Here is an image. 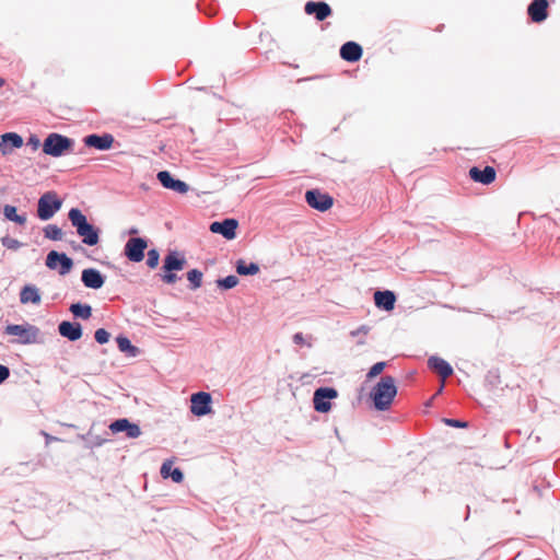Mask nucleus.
I'll return each mask as SVG.
<instances>
[{
    "label": "nucleus",
    "mask_w": 560,
    "mask_h": 560,
    "mask_svg": "<svg viewBox=\"0 0 560 560\" xmlns=\"http://www.w3.org/2000/svg\"><path fill=\"white\" fill-rule=\"evenodd\" d=\"M148 247H125L126 257L133 262H139L144 258V250Z\"/></svg>",
    "instance_id": "33"
},
{
    "label": "nucleus",
    "mask_w": 560,
    "mask_h": 560,
    "mask_svg": "<svg viewBox=\"0 0 560 560\" xmlns=\"http://www.w3.org/2000/svg\"><path fill=\"white\" fill-rule=\"evenodd\" d=\"M235 270L240 276H254L259 272V265L256 262H246L244 259H238L235 262Z\"/></svg>",
    "instance_id": "27"
},
{
    "label": "nucleus",
    "mask_w": 560,
    "mask_h": 560,
    "mask_svg": "<svg viewBox=\"0 0 560 560\" xmlns=\"http://www.w3.org/2000/svg\"><path fill=\"white\" fill-rule=\"evenodd\" d=\"M68 218L85 245H96L98 243V229L88 222L86 217L80 209H70Z\"/></svg>",
    "instance_id": "2"
},
{
    "label": "nucleus",
    "mask_w": 560,
    "mask_h": 560,
    "mask_svg": "<svg viewBox=\"0 0 560 560\" xmlns=\"http://www.w3.org/2000/svg\"><path fill=\"white\" fill-rule=\"evenodd\" d=\"M20 301L22 304H39L42 301L40 293L34 284H26L21 289Z\"/></svg>",
    "instance_id": "25"
},
{
    "label": "nucleus",
    "mask_w": 560,
    "mask_h": 560,
    "mask_svg": "<svg viewBox=\"0 0 560 560\" xmlns=\"http://www.w3.org/2000/svg\"><path fill=\"white\" fill-rule=\"evenodd\" d=\"M125 245H127V246H144L148 244L144 238L132 236L127 241V243Z\"/></svg>",
    "instance_id": "39"
},
{
    "label": "nucleus",
    "mask_w": 560,
    "mask_h": 560,
    "mask_svg": "<svg viewBox=\"0 0 560 560\" xmlns=\"http://www.w3.org/2000/svg\"><path fill=\"white\" fill-rule=\"evenodd\" d=\"M443 422L452 428H467L468 423L466 421H462L459 419H451V418H444Z\"/></svg>",
    "instance_id": "38"
},
{
    "label": "nucleus",
    "mask_w": 560,
    "mask_h": 560,
    "mask_svg": "<svg viewBox=\"0 0 560 560\" xmlns=\"http://www.w3.org/2000/svg\"><path fill=\"white\" fill-rule=\"evenodd\" d=\"M187 260L183 254L175 249H170L163 264V281L166 283H174L177 280L175 271L184 269Z\"/></svg>",
    "instance_id": "4"
},
{
    "label": "nucleus",
    "mask_w": 560,
    "mask_h": 560,
    "mask_svg": "<svg viewBox=\"0 0 560 560\" xmlns=\"http://www.w3.org/2000/svg\"><path fill=\"white\" fill-rule=\"evenodd\" d=\"M307 14H314L317 21H324L331 14V9L326 2L310 1L304 8Z\"/></svg>",
    "instance_id": "24"
},
{
    "label": "nucleus",
    "mask_w": 560,
    "mask_h": 560,
    "mask_svg": "<svg viewBox=\"0 0 560 560\" xmlns=\"http://www.w3.org/2000/svg\"><path fill=\"white\" fill-rule=\"evenodd\" d=\"M158 179L163 187L174 190L178 194H186L189 190V186L179 179H175L167 171H161L158 173Z\"/></svg>",
    "instance_id": "16"
},
{
    "label": "nucleus",
    "mask_w": 560,
    "mask_h": 560,
    "mask_svg": "<svg viewBox=\"0 0 560 560\" xmlns=\"http://www.w3.org/2000/svg\"><path fill=\"white\" fill-rule=\"evenodd\" d=\"M187 279L191 290H197L202 284V272L198 269H191L187 272Z\"/></svg>",
    "instance_id": "34"
},
{
    "label": "nucleus",
    "mask_w": 560,
    "mask_h": 560,
    "mask_svg": "<svg viewBox=\"0 0 560 560\" xmlns=\"http://www.w3.org/2000/svg\"><path fill=\"white\" fill-rule=\"evenodd\" d=\"M238 226V222L235 219H225L222 222H212L210 225V231L212 233L222 234L226 240H233L236 234V229Z\"/></svg>",
    "instance_id": "14"
},
{
    "label": "nucleus",
    "mask_w": 560,
    "mask_h": 560,
    "mask_svg": "<svg viewBox=\"0 0 560 560\" xmlns=\"http://www.w3.org/2000/svg\"><path fill=\"white\" fill-rule=\"evenodd\" d=\"M80 249H82L84 252V254L89 257H92L95 252L97 250V247H83V246H80L79 247Z\"/></svg>",
    "instance_id": "41"
},
{
    "label": "nucleus",
    "mask_w": 560,
    "mask_h": 560,
    "mask_svg": "<svg viewBox=\"0 0 560 560\" xmlns=\"http://www.w3.org/2000/svg\"><path fill=\"white\" fill-rule=\"evenodd\" d=\"M128 233L130 235H136L138 233V230L137 229H131V230L128 231Z\"/></svg>",
    "instance_id": "45"
},
{
    "label": "nucleus",
    "mask_w": 560,
    "mask_h": 560,
    "mask_svg": "<svg viewBox=\"0 0 560 560\" xmlns=\"http://www.w3.org/2000/svg\"><path fill=\"white\" fill-rule=\"evenodd\" d=\"M159 260H160V254H159V252L155 249V247H152V248L148 252L147 265H148L150 268H155V267L159 265Z\"/></svg>",
    "instance_id": "36"
},
{
    "label": "nucleus",
    "mask_w": 560,
    "mask_h": 560,
    "mask_svg": "<svg viewBox=\"0 0 560 560\" xmlns=\"http://www.w3.org/2000/svg\"><path fill=\"white\" fill-rule=\"evenodd\" d=\"M396 395L397 386L395 378L390 375H385L373 387L370 397L376 410L386 411L390 408Z\"/></svg>",
    "instance_id": "1"
},
{
    "label": "nucleus",
    "mask_w": 560,
    "mask_h": 560,
    "mask_svg": "<svg viewBox=\"0 0 560 560\" xmlns=\"http://www.w3.org/2000/svg\"><path fill=\"white\" fill-rule=\"evenodd\" d=\"M23 145V138L15 132H7L1 136L0 152L3 155L10 154L13 149H19Z\"/></svg>",
    "instance_id": "20"
},
{
    "label": "nucleus",
    "mask_w": 560,
    "mask_h": 560,
    "mask_svg": "<svg viewBox=\"0 0 560 560\" xmlns=\"http://www.w3.org/2000/svg\"><path fill=\"white\" fill-rule=\"evenodd\" d=\"M5 83L4 79L0 78V88L3 86Z\"/></svg>",
    "instance_id": "47"
},
{
    "label": "nucleus",
    "mask_w": 560,
    "mask_h": 560,
    "mask_svg": "<svg viewBox=\"0 0 560 560\" xmlns=\"http://www.w3.org/2000/svg\"><path fill=\"white\" fill-rule=\"evenodd\" d=\"M469 512H470V509L469 506L467 505V513H466V516H465V521H467L469 518Z\"/></svg>",
    "instance_id": "46"
},
{
    "label": "nucleus",
    "mask_w": 560,
    "mask_h": 560,
    "mask_svg": "<svg viewBox=\"0 0 560 560\" xmlns=\"http://www.w3.org/2000/svg\"><path fill=\"white\" fill-rule=\"evenodd\" d=\"M4 334L19 337L18 342L22 345L40 343L43 341L40 329L28 323L22 325L9 324L4 328Z\"/></svg>",
    "instance_id": "3"
},
{
    "label": "nucleus",
    "mask_w": 560,
    "mask_h": 560,
    "mask_svg": "<svg viewBox=\"0 0 560 560\" xmlns=\"http://www.w3.org/2000/svg\"><path fill=\"white\" fill-rule=\"evenodd\" d=\"M469 177L476 183L490 185L495 180L497 172L492 166H486L483 170L474 166L469 170Z\"/></svg>",
    "instance_id": "19"
},
{
    "label": "nucleus",
    "mask_w": 560,
    "mask_h": 560,
    "mask_svg": "<svg viewBox=\"0 0 560 560\" xmlns=\"http://www.w3.org/2000/svg\"><path fill=\"white\" fill-rule=\"evenodd\" d=\"M305 200L307 205L318 211H327L334 205V199L326 192L318 189H311L305 192Z\"/></svg>",
    "instance_id": "10"
},
{
    "label": "nucleus",
    "mask_w": 560,
    "mask_h": 560,
    "mask_svg": "<svg viewBox=\"0 0 560 560\" xmlns=\"http://www.w3.org/2000/svg\"><path fill=\"white\" fill-rule=\"evenodd\" d=\"M368 331H369V328L365 325H362L357 330L351 331V335L357 336L360 332L368 334Z\"/></svg>",
    "instance_id": "44"
},
{
    "label": "nucleus",
    "mask_w": 560,
    "mask_h": 560,
    "mask_svg": "<svg viewBox=\"0 0 560 560\" xmlns=\"http://www.w3.org/2000/svg\"><path fill=\"white\" fill-rule=\"evenodd\" d=\"M212 397L207 392H197L190 397V411L194 416L203 417L212 412Z\"/></svg>",
    "instance_id": "9"
},
{
    "label": "nucleus",
    "mask_w": 560,
    "mask_h": 560,
    "mask_svg": "<svg viewBox=\"0 0 560 560\" xmlns=\"http://www.w3.org/2000/svg\"><path fill=\"white\" fill-rule=\"evenodd\" d=\"M94 338L97 343L104 345L109 341L110 334L104 328H98L94 332Z\"/></svg>",
    "instance_id": "37"
},
{
    "label": "nucleus",
    "mask_w": 560,
    "mask_h": 560,
    "mask_svg": "<svg viewBox=\"0 0 560 560\" xmlns=\"http://www.w3.org/2000/svg\"><path fill=\"white\" fill-rule=\"evenodd\" d=\"M428 368L443 380L450 377L453 374L452 365L444 359L436 355L430 357L428 359Z\"/></svg>",
    "instance_id": "17"
},
{
    "label": "nucleus",
    "mask_w": 560,
    "mask_h": 560,
    "mask_svg": "<svg viewBox=\"0 0 560 560\" xmlns=\"http://www.w3.org/2000/svg\"><path fill=\"white\" fill-rule=\"evenodd\" d=\"M116 342L120 352L127 353L131 357H136L139 353V348L133 346L130 339L126 336L119 335L116 338Z\"/></svg>",
    "instance_id": "29"
},
{
    "label": "nucleus",
    "mask_w": 560,
    "mask_h": 560,
    "mask_svg": "<svg viewBox=\"0 0 560 560\" xmlns=\"http://www.w3.org/2000/svg\"><path fill=\"white\" fill-rule=\"evenodd\" d=\"M11 245H19L18 241H12Z\"/></svg>",
    "instance_id": "48"
},
{
    "label": "nucleus",
    "mask_w": 560,
    "mask_h": 560,
    "mask_svg": "<svg viewBox=\"0 0 560 560\" xmlns=\"http://www.w3.org/2000/svg\"><path fill=\"white\" fill-rule=\"evenodd\" d=\"M43 232L45 237L49 241L59 242L62 240L63 232L56 224H48L44 228Z\"/></svg>",
    "instance_id": "31"
},
{
    "label": "nucleus",
    "mask_w": 560,
    "mask_h": 560,
    "mask_svg": "<svg viewBox=\"0 0 560 560\" xmlns=\"http://www.w3.org/2000/svg\"><path fill=\"white\" fill-rule=\"evenodd\" d=\"M338 396V392L334 387H318L313 395L314 409L317 412L326 413L331 409L330 400Z\"/></svg>",
    "instance_id": "8"
},
{
    "label": "nucleus",
    "mask_w": 560,
    "mask_h": 560,
    "mask_svg": "<svg viewBox=\"0 0 560 560\" xmlns=\"http://www.w3.org/2000/svg\"><path fill=\"white\" fill-rule=\"evenodd\" d=\"M238 282H240V279L234 275H230L224 278H219L215 281L217 287L223 291L231 290V289L235 288L238 284Z\"/></svg>",
    "instance_id": "32"
},
{
    "label": "nucleus",
    "mask_w": 560,
    "mask_h": 560,
    "mask_svg": "<svg viewBox=\"0 0 560 560\" xmlns=\"http://www.w3.org/2000/svg\"><path fill=\"white\" fill-rule=\"evenodd\" d=\"M160 474L164 479L171 478L176 483H180L184 480L183 470L178 467H173L171 460H165L162 464Z\"/></svg>",
    "instance_id": "26"
},
{
    "label": "nucleus",
    "mask_w": 560,
    "mask_h": 560,
    "mask_svg": "<svg viewBox=\"0 0 560 560\" xmlns=\"http://www.w3.org/2000/svg\"><path fill=\"white\" fill-rule=\"evenodd\" d=\"M83 142L89 148H95L97 150L104 151L109 150L113 147L115 138L110 133H92L84 137Z\"/></svg>",
    "instance_id": "12"
},
{
    "label": "nucleus",
    "mask_w": 560,
    "mask_h": 560,
    "mask_svg": "<svg viewBox=\"0 0 560 560\" xmlns=\"http://www.w3.org/2000/svg\"><path fill=\"white\" fill-rule=\"evenodd\" d=\"M95 423H93L90 430L85 434H78V439L83 442L85 448L93 450L100 447L108 442L107 438L94 433Z\"/></svg>",
    "instance_id": "22"
},
{
    "label": "nucleus",
    "mask_w": 560,
    "mask_h": 560,
    "mask_svg": "<svg viewBox=\"0 0 560 560\" xmlns=\"http://www.w3.org/2000/svg\"><path fill=\"white\" fill-rule=\"evenodd\" d=\"M362 54V47L355 42H347L340 48L341 58L349 62H355L360 60Z\"/></svg>",
    "instance_id": "23"
},
{
    "label": "nucleus",
    "mask_w": 560,
    "mask_h": 560,
    "mask_svg": "<svg viewBox=\"0 0 560 560\" xmlns=\"http://www.w3.org/2000/svg\"><path fill=\"white\" fill-rule=\"evenodd\" d=\"M72 147L73 140L54 132L44 140L43 151L47 155L61 156L65 152L71 151Z\"/></svg>",
    "instance_id": "5"
},
{
    "label": "nucleus",
    "mask_w": 560,
    "mask_h": 560,
    "mask_svg": "<svg viewBox=\"0 0 560 560\" xmlns=\"http://www.w3.org/2000/svg\"><path fill=\"white\" fill-rule=\"evenodd\" d=\"M28 144L33 147L34 150L38 149L40 145V141L37 137H31L28 139Z\"/></svg>",
    "instance_id": "43"
},
{
    "label": "nucleus",
    "mask_w": 560,
    "mask_h": 560,
    "mask_svg": "<svg viewBox=\"0 0 560 560\" xmlns=\"http://www.w3.org/2000/svg\"><path fill=\"white\" fill-rule=\"evenodd\" d=\"M62 200L55 191H47L40 196L37 202V215L40 220L51 219L60 210Z\"/></svg>",
    "instance_id": "6"
},
{
    "label": "nucleus",
    "mask_w": 560,
    "mask_h": 560,
    "mask_svg": "<svg viewBox=\"0 0 560 560\" xmlns=\"http://www.w3.org/2000/svg\"><path fill=\"white\" fill-rule=\"evenodd\" d=\"M108 428L113 434L125 433L129 439H137L141 435L140 427L127 418L114 420Z\"/></svg>",
    "instance_id": "11"
},
{
    "label": "nucleus",
    "mask_w": 560,
    "mask_h": 560,
    "mask_svg": "<svg viewBox=\"0 0 560 560\" xmlns=\"http://www.w3.org/2000/svg\"><path fill=\"white\" fill-rule=\"evenodd\" d=\"M386 368V362L384 361H381V362H376L375 364H373L368 374H366V378L368 380H371V378H374L376 377L377 375H380L384 369Z\"/></svg>",
    "instance_id": "35"
},
{
    "label": "nucleus",
    "mask_w": 560,
    "mask_h": 560,
    "mask_svg": "<svg viewBox=\"0 0 560 560\" xmlns=\"http://www.w3.org/2000/svg\"><path fill=\"white\" fill-rule=\"evenodd\" d=\"M46 266L57 270L60 276L68 275L73 268V260L65 253L50 250L46 257Z\"/></svg>",
    "instance_id": "7"
},
{
    "label": "nucleus",
    "mask_w": 560,
    "mask_h": 560,
    "mask_svg": "<svg viewBox=\"0 0 560 560\" xmlns=\"http://www.w3.org/2000/svg\"><path fill=\"white\" fill-rule=\"evenodd\" d=\"M548 1L547 0H533L527 8V13L530 20L535 23H541L548 16Z\"/></svg>",
    "instance_id": "18"
},
{
    "label": "nucleus",
    "mask_w": 560,
    "mask_h": 560,
    "mask_svg": "<svg viewBox=\"0 0 560 560\" xmlns=\"http://www.w3.org/2000/svg\"><path fill=\"white\" fill-rule=\"evenodd\" d=\"M106 277L95 268L83 269L81 281L84 287L93 290L101 289L105 283Z\"/></svg>",
    "instance_id": "13"
},
{
    "label": "nucleus",
    "mask_w": 560,
    "mask_h": 560,
    "mask_svg": "<svg viewBox=\"0 0 560 560\" xmlns=\"http://www.w3.org/2000/svg\"><path fill=\"white\" fill-rule=\"evenodd\" d=\"M69 310L75 318L85 320L92 316V307L89 304L81 302L72 303Z\"/></svg>",
    "instance_id": "28"
},
{
    "label": "nucleus",
    "mask_w": 560,
    "mask_h": 560,
    "mask_svg": "<svg viewBox=\"0 0 560 560\" xmlns=\"http://www.w3.org/2000/svg\"><path fill=\"white\" fill-rule=\"evenodd\" d=\"M3 214L8 220L13 221L20 225H24L26 223V214H19L18 209L14 206L5 205L3 208Z\"/></svg>",
    "instance_id": "30"
},
{
    "label": "nucleus",
    "mask_w": 560,
    "mask_h": 560,
    "mask_svg": "<svg viewBox=\"0 0 560 560\" xmlns=\"http://www.w3.org/2000/svg\"><path fill=\"white\" fill-rule=\"evenodd\" d=\"M10 376V369L7 365L0 364V385L5 382Z\"/></svg>",
    "instance_id": "40"
},
{
    "label": "nucleus",
    "mask_w": 560,
    "mask_h": 560,
    "mask_svg": "<svg viewBox=\"0 0 560 560\" xmlns=\"http://www.w3.org/2000/svg\"><path fill=\"white\" fill-rule=\"evenodd\" d=\"M58 332L69 341H77L82 337L83 329L81 324L78 322L62 320L58 325Z\"/></svg>",
    "instance_id": "15"
},
{
    "label": "nucleus",
    "mask_w": 560,
    "mask_h": 560,
    "mask_svg": "<svg viewBox=\"0 0 560 560\" xmlns=\"http://www.w3.org/2000/svg\"><path fill=\"white\" fill-rule=\"evenodd\" d=\"M375 305L384 311H392L395 307L396 294L389 290H377L374 293Z\"/></svg>",
    "instance_id": "21"
},
{
    "label": "nucleus",
    "mask_w": 560,
    "mask_h": 560,
    "mask_svg": "<svg viewBox=\"0 0 560 560\" xmlns=\"http://www.w3.org/2000/svg\"><path fill=\"white\" fill-rule=\"evenodd\" d=\"M293 342L295 345H302L304 342V336L302 332H296L293 335Z\"/></svg>",
    "instance_id": "42"
}]
</instances>
